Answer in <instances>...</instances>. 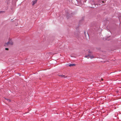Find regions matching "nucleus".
<instances>
[{
  "mask_svg": "<svg viewBox=\"0 0 121 121\" xmlns=\"http://www.w3.org/2000/svg\"><path fill=\"white\" fill-rule=\"evenodd\" d=\"M89 3L92 5L91 6H90L91 7L94 8L97 5L96 4L95 0H90L89 1Z\"/></svg>",
  "mask_w": 121,
  "mask_h": 121,
  "instance_id": "1",
  "label": "nucleus"
},
{
  "mask_svg": "<svg viewBox=\"0 0 121 121\" xmlns=\"http://www.w3.org/2000/svg\"><path fill=\"white\" fill-rule=\"evenodd\" d=\"M13 44V42L10 40H9L8 42L4 44V46L7 47L10 45H12Z\"/></svg>",
  "mask_w": 121,
  "mask_h": 121,
  "instance_id": "2",
  "label": "nucleus"
},
{
  "mask_svg": "<svg viewBox=\"0 0 121 121\" xmlns=\"http://www.w3.org/2000/svg\"><path fill=\"white\" fill-rule=\"evenodd\" d=\"M37 0H35L34 1H32V5H34L35 3H36L37 2Z\"/></svg>",
  "mask_w": 121,
  "mask_h": 121,
  "instance_id": "3",
  "label": "nucleus"
},
{
  "mask_svg": "<svg viewBox=\"0 0 121 121\" xmlns=\"http://www.w3.org/2000/svg\"><path fill=\"white\" fill-rule=\"evenodd\" d=\"M59 76L63 78H65L67 77L66 76H65V75H59Z\"/></svg>",
  "mask_w": 121,
  "mask_h": 121,
  "instance_id": "4",
  "label": "nucleus"
},
{
  "mask_svg": "<svg viewBox=\"0 0 121 121\" xmlns=\"http://www.w3.org/2000/svg\"><path fill=\"white\" fill-rule=\"evenodd\" d=\"M75 65L74 64H69V66L70 67H71L72 66H75Z\"/></svg>",
  "mask_w": 121,
  "mask_h": 121,
  "instance_id": "5",
  "label": "nucleus"
},
{
  "mask_svg": "<svg viewBox=\"0 0 121 121\" xmlns=\"http://www.w3.org/2000/svg\"><path fill=\"white\" fill-rule=\"evenodd\" d=\"M5 12V11H0V14L3 13Z\"/></svg>",
  "mask_w": 121,
  "mask_h": 121,
  "instance_id": "6",
  "label": "nucleus"
},
{
  "mask_svg": "<svg viewBox=\"0 0 121 121\" xmlns=\"http://www.w3.org/2000/svg\"><path fill=\"white\" fill-rule=\"evenodd\" d=\"M6 99L9 102H10L11 100L10 99Z\"/></svg>",
  "mask_w": 121,
  "mask_h": 121,
  "instance_id": "7",
  "label": "nucleus"
},
{
  "mask_svg": "<svg viewBox=\"0 0 121 121\" xmlns=\"http://www.w3.org/2000/svg\"><path fill=\"white\" fill-rule=\"evenodd\" d=\"M90 57L91 59L93 58H94V56H90Z\"/></svg>",
  "mask_w": 121,
  "mask_h": 121,
  "instance_id": "8",
  "label": "nucleus"
},
{
  "mask_svg": "<svg viewBox=\"0 0 121 121\" xmlns=\"http://www.w3.org/2000/svg\"><path fill=\"white\" fill-rule=\"evenodd\" d=\"M83 2H85L87 0H83Z\"/></svg>",
  "mask_w": 121,
  "mask_h": 121,
  "instance_id": "9",
  "label": "nucleus"
},
{
  "mask_svg": "<svg viewBox=\"0 0 121 121\" xmlns=\"http://www.w3.org/2000/svg\"><path fill=\"white\" fill-rule=\"evenodd\" d=\"M89 56V55H87V56H85V57H87L88 56Z\"/></svg>",
  "mask_w": 121,
  "mask_h": 121,
  "instance_id": "10",
  "label": "nucleus"
},
{
  "mask_svg": "<svg viewBox=\"0 0 121 121\" xmlns=\"http://www.w3.org/2000/svg\"><path fill=\"white\" fill-rule=\"evenodd\" d=\"M5 49L6 50H8V48H5Z\"/></svg>",
  "mask_w": 121,
  "mask_h": 121,
  "instance_id": "11",
  "label": "nucleus"
},
{
  "mask_svg": "<svg viewBox=\"0 0 121 121\" xmlns=\"http://www.w3.org/2000/svg\"><path fill=\"white\" fill-rule=\"evenodd\" d=\"M84 34H85V36H86V32L85 31H84Z\"/></svg>",
  "mask_w": 121,
  "mask_h": 121,
  "instance_id": "12",
  "label": "nucleus"
},
{
  "mask_svg": "<svg viewBox=\"0 0 121 121\" xmlns=\"http://www.w3.org/2000/svg\"><path fill=\"white\" fill-rule=\"evenodd\" d=\"M102 2L103 3L104 2V1H102Z\"/></svg>",
  "mask_w": 121,
  "mask_h": 121,
  "instance_id": "13",
  "label": "nucleus"
},
{
  "mask_svg": "<svg viewBox=\"0 0 121 121\" xmlns=\"http://www.w3.org/2000/svg\"><path fill=\"white\" fill-rule=\"evenodd\" d=\"M17 24H16V26H17Z\"/></svg>",
  "mask_w": 121,
  "mask_h": 121,
  "instance_id": "14",
  "label": "nucleus"
},
{
  "mask_svg": "<svg viewBox=\"0 0 121 121\" xmlns=\"http://www.w3.org/2000/svg\"><path fill=\"white\" fill-rule=\"evenodd\" d=\"M107 39V40H109V39Z\"/></svg>",
  "mask_w": 121,
  "mask_h": 121,
  "instance_id": "15",
  "label": "nucleus"
}]
</instances>
